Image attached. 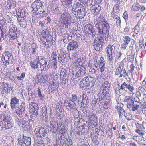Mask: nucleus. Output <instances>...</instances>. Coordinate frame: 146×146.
Returning a JSON list of instances; mask_svg holds the SVG:
<instances>
[{
  "instance_id": "nucleus-39",
  "label": "nucleus",
  "mask_w": 146,
  "mask_h": 146,
  "mask_svg": "<svg viewBox=\"0 0 146 146\" xmlns=\"http://www.w3.org/2000/svg\"><path fill=\"white\" fill-rule=\"evenodd\" d=\"M140 7V6L139 4L137 2L134 4L132 6V9L134 11H138L139 10Z\"/></svg>"
},
{
  "instance_id": "nucleus-58",
  "label": "nucleus",
  "mask_w": 146,
  "mask_h": 146,
  "mask_svg": "<svg viewBox=\"0 0 146 146\" xmlns=\"http://www.w3.org/2000/svg\"><path fill=\"white\" fill-rule=\"evenodd\" d=\"M100 89V92L99 94L105 95V96H106V94L108 93V92H109V90H107L104 89V88L101 89V87Z\"/></svg>"
},
{
  "instance_id": "nucleus-17",
  "label": "nucleus",
  "mask_w": 146,
  "mask_h": 146,
  "mask_svg": "<svg viewBox=\"0 0 146 146\" xmlns=\"http://www.w3.org/2000/svg\"><path fill=\"white\" fill-rule=\"evenodd\" d=\"M79 45L78 42L76 41L70 42L68 45L67 49L68 51L74 50L78 47Z\"/></svg>"
},
{
  "instance_id": "nucleus-42",
  "label": "nucleus",
  "mask_w": 146,
  "mask_h": 146,
  "mask_svg": "<svg viewBox=\"0 0 146 146\" xmlns=\"http://www.w3.org/2000/svg\"><path fill=\"white\" fill-rule=\"evenodd\" d=\"M80 86L81 88H86V87H88L87 84H86L84 78H83L80 82Z\"/></svg>"
},
{
  "instance_id": "nucleus-53",
  "label": "nucleus",
  "mask_w": 146,
  "mask_h": 146,
  "mask_svg": "<svg viewBox=\"0 0 146 146\" xmlns=\"http://www.w3.org/2000/svg\"><path fill=\"white\" fill-rule=\"evenodd\" d=\"M119 6L118 4H116L114 6L113 10V11L116 13H119L120 11Z\"/></svg>"
},
{
  "instance_id": "nucleus-63",
  "label": "nucleus",
  "mask_w": 146,
  "mask_h": 146,
  "mask_svg": "<svg viewBox=\"0 0 146 146\" xmlns=\"http://www.w3.org/2000/svg\"><path fill=\"white\" fill-rule=\"evenodd\" d=\"M5 56L6 59L10 60L11 56L13 57V56L12 55V54H10L9 51H6L5 52Z\"/></svg>"
},
{
  "instance_id": "nucleus-11",
  "label": "nucleus",
  "mask_w": 146,
  "mask_h": 146,
  "mask_svg": "<svg viewBox=\"0 0 146 146\" xmlns=\"http://www.w3.org/2000/svg\"><path fill=\"white\" fill-rule=\"evenodd\" d=\"M86 72V68L83 67V68H80L74 69L72 71V73L74 76L77 78L84 76Z\"/></svg>"
},
{
  "instance_id": "nucleus-25",
  "label": "nucleus",
  "mask_w": 146,
  "mask_h": 146,
  "mask_svg": "<svg viewBox=\"0 0 146 146\" xmlns=\"http://www.w3.org/2000/svg\"><path fill=\"white\" fill-rule=\"evenodd\" d=\"M25 103H22L21 105L15 108V111L16 114H18L19 112L23 111L24 109H25Z\"/></svg>"
},
{
  "instance_id": "nucleus-28",
  "label": "nucleus",
  "mask_w": 146,
  "mask_h": 146,
  "mask_svg": "<svg viewBox=\"0 0 146 146\" xmlns=\"http://www.w3.org/2000/svg\"><path fill=\"white\" fill-rule=\"evenodd\" d=\"M107 96H105V95L98 94V95L97 99L99 100L98 102L100 104L103 102V101L104 100H106V99H107Z\"/></svg>"
},
{
  "instance_id": "nucleus-8",
  "label": "nucleus",
  "mask_w": 146,
  "mask_h": 146,
  "mask_svg": "<svg viewBox=\"0 0 146 146\" xmlns=\"http://www.w3.org/2000/svg\"><path fill=\"white\" fill-rule=\"evenodd\" d=\"M44 2L40 0H36L33 2L31 5V7L34 11V13L36 15L41 14L42 7Z\"/></svg>"
},
{
  "instance_id": "nucleus-30",
  "label": "nucleus",
  "mask_w": 146,
  "mask_h": 146,
  "mask_svg": "<svg viewBox=\"0 0 146 146\" xmlns=\"http://www.w3.org/2000/svg\"><path fill=\"white\" fill-rule=\"evenodd\" d=\"M123 68V65L120 64L116 69L115 71V75L118 76L122 72V70Z\"/></svg>"
},
{
  "instance_id": "nucleus-12",
  "label": "nucleus",
  "mask_w": 146,
  "mask_h": 146,
  "mask_svg": "<svg viewBox=\"0 0 146 146\" xmlns=\"http://www.w3.org/2000/svg\"><path fill=\"white\" fill-rule=\"evenodd\" d=\"M84 31L85 33L86 32L90 34L92 33V36L93 37L95 36L97 33V32L94 29L92 26L89 24H86L85 25Z\"/></svg>"
},
{
  "instance_id": "nucleus-62",
  "label": "nucleus",
  "mask_w": 146,
  "mask_h": 146,
  "mask_svg": "<svg viewBox=\"0 0 146 146\" xmlns=\"http://www.w3.org/2000/svg\"><path fill=\"white\" fill-rule=\"evenodd\" d=\"M37 92H38V96L41 98V99H43L44 96L42 94L40 88H38Z\"/></svg>"
},
{
  "instance_id": "nucleus-51",
  "label": "nucleus",
  "mask_w": 146,
  "mask_h": 146,
  "mask_svg": "<svg viewBox=\"0 0 146 146\" xmlns=\"http://www.w3.org/2000/svg\"><path fill=\"white\" fill-rule=\"evenodd\" d=\"M58 56L57 54H56V52H53L52 53L51 56V58L52 59V60H55V62H56V60Z\"/></svg>"
},
{
  "instance_id": "nucleus-21",
  "label": "nucleus",
  "mask_w": 146,
  "mask_h": 146,
  "mask_svg": "<svg viewBox=\"0 0 146 146\" xmlns=\"http://www.w3.org/2000/svg\"><path fill=\"white\" fill-rule=\"evenodd\" d=\"M89 119L90 120V122L92 123H94L93 124L94 125H95V126L97 124V117L96 116V114H94L92 112H90L89 113L88 115Z\"/></svg>"
},
{
  "instance_id": "nucleus-64",
  "label": "nucleus",
  "mask_w": 146,
  "mask_h": 146,
  "mask_svg": "<svg viewBox=\"0 0 146 146\" xmlns=\"http://www.w3.org/2000/svg\"><path fill=\"white\" fill-rule=\"evenodd\" d=\"M20 14H21V17L23 18L24 17L26 16V14L27 13L24 9L21 10L20 9Z\"/></svg>"
},
{
  "instance_id": "nucleus-4",
  "label": "nucleus",
  "mask_w": 146,
  "mask_h": 146,
  "mask_svg": "<svg viewBox=\"0 0 146 146\" xmlns=\"http://www.w3.org/2000/svg\"><path fill=\"white\" fill-rule=\"evenodd\" d=\"M43 31L44 34L42 35V36L40 37V40L43 44H44L48 48H50L51 46L52 36L47 29H46Z\"/></svg>"
},
{
  "instance_id": "nucleus-16",
  "label": "nucleus",
  "mask_w": 146,
  "mask_h": 146,
  "mask_svg": "<svg viewBox=\"0 0 146 146\" xmlns=\"http://www.w3.org/2000/svg\"><path fill=\"white\" fill-rule=\"evenodd\" d=\"M45 128H35L34 132L36 134L37 136L39 137H44L46 134L47 131Z\"/></svg>"
},
{
  "instance_id": "nucleus-57",
  "label": "nucleus",
  "mask_w": 146,
  "mask_h": 146,
  "mask_svg": "<svg viewBox=\"0 0 146 146\" xmlns=\"http://www.w3.org/2000/svg\"><path fill=\"white\" fill-rule=\"evenodd\" d=\"M142 99V98H139L135 96V97L134 98L133 100L134 101V102H136V103H137L138 104H140L141 103L140 100Z\"/></svg>"
},
{
  "instance_id": "nucleus-43",
  "label": "nucleus",
  "mask_w": 146,
  "mask_h": 146,
  "mask_svg": "<svg viewBox=\"0 0 146 146\" xmlns=\"http://www.w3.org/2000/svg\"><path fill=\"white\" fill-rule=\"evenodd\" d=\"M131 39L129 36L126 35L123 37V40L124 43L129 44L131 41Z\"/></svg>"
},
{
  "instance_id": "nucleus-26",
  "label": "nucleus",
  "mask_w": 146,
  "mask_h": 146,
  "mask_svg": "<svg viewBox=\"0 0 146 146\" xmlns=\"http://www.w3.org/2000/svg\"><path fill=\"white\" fill-rule=\"evenodd\" d=\"M111 16L114 19L116 20V23L118 27H120L121 21L120 17L116 15L111 14Z\"/></svg>"
},
{
  "instance_id": "nucleus-23",
  "label": "nucleus",
  "mask_w": 146,
  "mask_h": 146,
  "mask_svg": "<svg viewBox=\"0 0 146 146\" xmlns=\"http://www.w3.org/2000/svg\"><path fill=\"white\" fill-rule=\"evenodd\" d=\"M40 60L39 58H36L35 60L31 61L30 62L31 67L34 69L37 68L39 65V64L40 63Z\"/></svg>"
},
{
  "instance_id": "nucleus-3",
  "label": "nucleus",
  "mask_w": 146,
  "mask_h": 146,
  "mask_svg": "<svg viewBox=\"0 0 146 146\" xmlns=\"http://www.w3.org/2000/svg\"><path fill=\"white\" fill-rule=\"evenodd\" d=\"M71 19V16L70 14L67 12H64L61 15L59 21L63 28H69Z\"/></svg>"
},
{
  "instance_id": "nucleus-22",
  "label": "nucleus",
  "mask_w": 146,
  "mask_h": 146,
  "mask_svg": "<svg viewBox=\"0 0 146 146\" xmlns=\"http://www.w3.org/2000/svg\"><path fill=\"white\" fill-rule=\"evenodd\" d=\"M64 129L61 128L59 131L60 136V139L62 141L63 143L64 142V141H65L66 139H68V136L66 133L65 130Z\"/></svg>"
},
{
  "instance_id": "nucleus-20",
  "label": "nucleus",
  "mask_w": 146,
  "mask_h": 146,
  "mask_svg": "<svg viewBox=\"0 0 146 146\" xmlns=\"http://www.w3.org/2000/svg\"><path fill=\"white\" fill-rule=\"evenodd\" d=\"M19 99L15 97L11 99L10 104L12 110H15V108L18 106L17 105L19 104Z\"/></svg>"
},
{
  "instance_id": "nucleus-46",
  "label": "nucleus",
  "mask_w": 146,
  "mask_h": 146,
  "mask_svg": "<svg viewBox=\"0 0 146 146\" xmlns=\"http://www.w3.org/2000/svg\"><path fill=\"white\" fill-rule=\"evenodd\" d=\"M140 105L139 104H137L136 102H134L133 105L131 106V108L132 111H134L137 110L139 108Z\"/></svg>"
},
{
  "instance_id": "nucleus-33",
  "label": "nucleus",
  "mask_w": 146,
  "mask_h": 146,
  "mask_svg": "<svg viewBox=\"0 0 146 146\" xmlns=\"http://www.w3.org/2000/svg\"><path fill=\"white\" fill-rule=\"evenodd\" d=\"M98 58L96 57L94 58L92 60V62L91 63V66L92 67H98L97 60Z\"/></svg>"
},
{
  "instance_id": "nucleus-59",
  "label": "nucleus",
  "mask_w": 146,
  "mask_h": 146,
  "mask_svg": "<svg viewBox=\"0 0 146 146\" xmlns=\"http://www.w3.org/2000/svg\"><path fill=\"white\" fill-rule=\"evenodd\" d=\"M139 90L144 96L146 93V90L142 86H139L138 88Z\"/></svg>"
},
{
  "instance_id": "nucleus-44",
  "label": "nucleus",
  "mask_w": 146,
  "mask_h": 146,
  "mask_svg": "<svg viewBox=\"0 0 146 146\" xmlns=\"http://www.w3.org/2000/svg\"><path fill=\"white\" fill-rule=\"evenodd\" d=\"M44 61V64H43L42 62L40 63V65L41 66H42L44 67V68L46 69H48L49 68H50V66L49 65V62H48L47 61H46L45 60Z\"/></svg>"
},
{
  "instance_id": "nucleus-2",
  "label": "nucleus",
  "mask_w": 146,
  "mask_h": 146,
  "mask_svg": "<svg viewBox=\"0 0 146 146\" xmlns=\"http://www.w3.org/2000/svg\"><path fill=\"white\" fill-rule=\"evenodd\" d=\"M69 9L71 14L77 19L83 18L86 13L84 6L79 2H74L71 5Z\"/></svg>"
},
{
  "instance_id": "nucleus-40",
  "label": "nucleus",
  "mask_w": 146,
  "mask_h": 146,
  "mask_svg": "<svg viewBox=\"0 0 146 146\" xmlns=\"http://www.w3.org/2000/svg\"><path fill=\"white\" fill-rule=\"evenodd\" d=\"M7 4L8 5H9V8L10 9L14 8L16 5V2L13 1H7Z\"/></svg>"
},
{
  "instance_id": "nucleus-36",
  "label": "nucleus",
  "mask_w": 146,
  "mask_h": 146,
  "mask_svg": "<svg viewBox=\"0 0 146 146\" xmlns=\"http://www.w3.org/2000/svg\"><path fill=\"white\" fill-rule=\"evenodd\" d=\"M115 108L118 110L119 112L121 113L123 115H125V112L124 109L121 107V105L120 104V106H117L115 107Z\"/></svg>"
},
{
  "instance_id": "nucleus-10",
  "label": "nucleus",
  "mask_w": 146,
  "mask_h": 146,
  "mask_svg": "<svg viewBox=\"0 0 146 146\" xmlns=\"http://www.w3.org/2000/svg\"><path fill=\"white\" fill-rule=\"evenodd\" d=\"M64 105L66 108L72 112L76 109V106L75 103L68 98H66L64 102Z\"/></svg>"
},
{
  "instance_id": "nucleus-37",
  "label": "nucleus",
  "mask_w": 146,
  "mask_h": 146,
  "mask_svg": "<svg viewBox=\"0 0 146 146\" xmlns=\"http://www.w3.org/2000/svg\"><path fill=\"white\" fill-rule=\"evenodd\" d=\"M58 84L53 82V84H51V92L53 93V92L55 90L57 89L58 87Z\"/></svg>"
},
{
  "instance_id": "nucleus-45",
  "label": "nucleus",
  "mask_w": 146,
  "mask_h": 146,
  "mask_svg": "<svg viewBox=\"0 0 146 146\" xmlns=\"http://www.w3.org/2000/svg\"><path fill=\"white\" fill-rule=\"evenodd\" d=\"M19 23L21 27L25 28L26 26V21L23 19H21L19 21Z\"/></svg>"
},
{
  "instance_id": "nucleus-27",
  "label": "nucleus",
  "mask_w": 146,
  "mask_h": 146,
  "mask_svg": "<svg viewBox=\"0 0 146 146\" xmlns=\"http://www.w3.org/2000/svg\"><path fill=\"white\" fill-rule=\"evenodd\" d=\"M6 85H5L4 88L2 89V93L3 94H7L10 93L11 88L9 86V85L6 84Z\"/></svg>"
},
{
  "instance_id": "nucleus-5",
  "label": "nucleus",
  "mask_w": 146,
  "mask_h": 146,
  "mask_svg": "<svg viewBox=\"0 0 146 146\" xmlns=\"http://www.w3.org/2000/svg\"><path fill=\"white\" fill-rule=\"evenodd\" d=\"M11 117L10 115H6L4 111L1 113L0 114V125L1 128H11L10 120Z\"/></svg>"
},
{
  "instance_id": "nucleus-13",
  "label": "nucleus",
  "mask_w": 146,
  "mask_h": 146,
  "mask_svg": "<svg viewBox=\"0 0 146 146\" xmlns=\"http://www.w3.org/2000/svg\"><path fill=\"white\" fill-rule=\"evenodd\" d=\"M39 110V107L37 104L32 103L31 106L29 107V110L32 115H37Z\"/></svg>"
},
{
  "instance_id": "nucleus-9",
  "label": "nucleus",
  "mask_w": 146,
  "mask_h": 146,
  "mask_svg": "<svg viewBox=\"0 0 146 146\" xmlns=\"http://www.w3.org/2000/svg\"><path fill=\"white\" fill-rule=\"evenodd\" d=\"M115 47L113 45L109 44L105 48V52L106 54L107 60L110 62L113 61L114 56L115 54L114 53Z\"/></svg>"
},
{
  "instance_id": "nucleus-55",
  "label": "nucleus",
  "mask_w": 146,
  "mask_h": 146,
  "mask_svg": "<svg viewBox=\"0 0 146 146\" xmlns=\"http://www.w3.org/2000/svg\"><path fill=\"white\" fill-rule=\"evenodd\" d=\"M100 64L99 66H105V62L104 58L103 57H101L100 59Z\"/></svg>"
},
{
  "instance_id": "nucleus-24",
  "label": "nucleus",
  "mask_w": 146,
  "mask_h": 146,
  "mask_svg": "<svg viewBox=\"0 0 146 146\" xmlns=\"http://www.w3.org/2000/svg\"><path fill=\"white\" fill-rule=\"evenodd\" d=\"M50 128H63L64 125L62 122L59 123L58 124L56 121H50Z\"/></svg>"
},
{
  "instance_id": "nucleus-31",
  "label": "nucleus",
  "mask_w": 146,
  "mask_h": 146,
  "mask_svg": "<svg viewBox=\"0 0 146 146\" xmlns=\"http://www.w3.org/2000/svg\"><path fill=\"white\" fill-rule=\"evenodd\" d=\"M73 0H61L62 5L64 7H68L71 5Z\"/></svg>"
},
{
  "instance_id": "nucleus-48",
  "label": "nucleus",
  "mask_w": 146,
  "mask_h": 146,
  "mask_svg": "<svg viewBox=\"0 0 146 146\" xmlns=\"http://www.w3.org/2000/svg\"><path fill=\"white\" fill-rule=\"evenodd\" d=\"M85 103L86 105H87L88 104L89 102V101L88 100V98L87 96L86 95L84 94L82 96V101Z\"/></svg>"
},
{
  "instance_id": "nucleus-60",
  "label": "nucleus",
  "mask_w": 146,
  "mask_h": 146,
  "mask_svg": "<svg viewBox=\"0 0 146 146\" xmlns=\"http://www.w3.org/2000/svg\"><path fill=\"white\" fill-rule=\"evenodd\" d=\"M25 109H24L23 111L19 112V113L16 114L20 118L23 117L25 113Z\"/></svg>"
},
{
  "instance_id": "nucleus-14",
  "label": "nucleus",
  "mask_w": 146,
  "mask_h": 146,
  "mask_svg": "<svg viewBox=\"0 0 146 146\" xmlns=\"http://www.w3.org/2000/svg\"><path fill=\"white\" fill-rule=\"evenodd\" d=\"M66 56L63 51L60 50V53L58 54V62L61 64L63 65L65 64L67 61Z\"/></svg>"
},
{
  "instance_id": "nucleus-56",
  "label": "nucleus",
  "mask_w": 146,
  "mask_h": 146,
  "mask_svg": "<svg viewBox=\"0 0 146 146\" xmlns=\"http://www.w3.org/2000/svg\"><path fill=\"white\" fill-rule=\"evenodd\" d=\"M93 68H91L90 70V72H91V74H95L96 72V71L98 70V67H92Z\"/></svg>"
},
{
  "instance_id": "nucleus-34",
  "label": "nucleus",
  "mask_w": 146,
  "mask_h": 146,
  "mask_svg": "<svg viewBox=\"0 0 146 146\" xmlns=\"http://www.w3.org/2000/svg\"><path fill=\"white\" fill-rule=\"evenodd\" d=\"M28 94L29 96L28 99V101H30L33 98H35L36 96L35 93H33V92L30 89L28 90Z\"/></svg>"
},
{
  "instance_id": "nucleus-54",
  "label": "nucleus",
  "mask_w": 146,
  "mask_h": 146,
  "mask_svg": "<svg viewBox=\"0 0 146 146\" xmlns=\"http://www.w3.org/2000/svg\"><path fill=\"white\" fill-rule=\"evenodd\" d=\"M16 77L18 80H23L25 77V73H22L20 76H17Z\"/></svg>"
},
{
  "instance_id": "nucleus-18",
  "label": "nucleus",
  "mask_w": 146,
  "mask_h": 146,
  "mask_svg": "<svg viewBox=\"0 0 146 146\" xmlns=\"http://www.w3.org/2000/svg\"><path fill=\"white\" fill-rule=\"evenodd\" d=\"M124 101L127 103L128 108L131 109V107L134 104V101L129 96H125L124 98Z\"/></svg>"
},
{
  "instance_id": "nucleus-52",
  "label": "nucleus",
  "mask_w": 146,
  "mask_h": 146,
  "mask_svg": "<svg viewBox=\"0 0 146 146\" xmlns=\"http://www.w3.org/2000/svg\"><path fill=\"white\" fill-rule=\"evenodd\" d=\"M91 139L93 142L95 144H96V146H98V142L97 139V137L96 135H94L93 136H92V135H91Z\"/></svg>"
},
{
  "instance_id": "nucleus-15",
  "label": "nucleus",
  "mask_w": 146,
  "mask_h": 146,
  "mask_svg": "<svg viewBox=\"0 0 146 146\" xmlns=\"http://www.w3.org/2000/svg\"><path fill=\"white\" fill-rule=\"evenodd\" d=\"M17 30V28L13 25L11 27L9 31V35L12 39H15L17 37V34L16 32Z\"/></svg>"
},
{
  "instance_id": "nucleus-29",
  "label": "nucleus",
  "mask_w": 146,
  "mask_h": 146,
  "mask_svg": "<svg viewBox=\"0 0 146 146\" xmlns=\"http://www.w3.org/2000/svg\"><path fill=\"white\" fill-rule=\"evenodd\" d=\"M101 87V89L104 88V89L107 90H109L110 87V85L108 82L106 81L103 83Z\"/></svg>"
},
{
  "instance_id": "nucleus-38",
  "label": "nucleus",
  "mask_w": 146,
  "mask_h": 146,
  "mask_svg": "<svg viewBox=\"0 0 146 146\" xmlns=\"http://www.w3.org/2000/svg\"><path fill=\"white\" fill-rule=\"evenodd\" d=\"M83 63L80 61H78L77 59V60L75 62V65L77 68H82L83 66H82Z\"/></svg>"
},
{
  "instance_id": "nucleus-7",
  "label": "nucleus",
  "mask_w": 146,
  "mask_h": 146,
  "mask_svg": "<svg viewBox=\"0 0 146 146\" xmlns=\"http://www.w3.org/2000/svg\"><path fill=\"white\" fill-rule=\"evenodd\" d=\"M81 3L86 4L87 6H89L92 12L93 13H98L101 10V7L98 4L93 3V0H79Z\"/></svg>"
},
{
  "instance_id": "nucleus-35",
  "label": "nucleus",
  "mask_w": 146,
  "mask_h": 146,
  "mask_svg": "<svg viewBox=\"0 0 146 146\" xmlns=\"http://www.w3.org/2000/svg\"><path fill=\"white\" fill-rule=\"evenodd\" d=\"M42 76L38 75L36 76L35 78V80L37 84L43 83L42 80Z\"/></svg>"
},
{
  "instance_id": "nucleus-32",
  "label": "nucleus",
  "mask_w": 146,
  "mask_h": 146,
  "mask_svg": "<svg viewBox=\"0 0 146 146\" xmlns=\"http://www.w3.org/2000/svg\"><path fill=\"white\" fill-rule=\"evenodd\" d=\"M87 78L89 83L90 87H92L94 85V82L96 81V79L95 78L89 76Z\"/></svg>"
},
{
  "instance_id": "nucleus-41",
  "label": "nucleus",
  "mask_w": 146,
  "mask_h": 146,
  "mask_svg": "<svg viewBox=\"0 0 146 146\" xmlns=\"http://www.w3.org/2000/svg\"><path fill=\"white\" fill-rule=\"evenodd\" d=\"M38 48V46L35 44H33L31 49L32 50V54L33 55H35L37 51Z\"/></svg>"
},
{
  "instance_id": "nucleus-6",
  "label": "nucleus",
  "mask_w": 146,
  "mask_h": 146,
  "mask_svg": "<svg viewBox=\"0 0 146 146\" xmlns=\"http://www.w3.org/2000/svg\"><path fill=\"white\" fill-rule=\"evenodd\" d=\"M25 132L26 131H23V133H21L19 135L18 143L21 146H30L31 143V138L26 135Z\"/></svg>"
},
{
  "instance_id": "nucleus-61",
  "label": "nucleus",
  "mask_w": 146,
  "mask_h": 146,
  "mask_svg": "<svg viewBox=\"0 0 146 146\" xmlns=\"http://www.w3.org/2000/svg\"><path fill=\"white\" fill-rule=\"evenodd\" d=\"M140 28L139 26L137 25L134 27V32L136 34H139L140 32Z\"/></svg>"
},
{
  "instance_id": "nucleus-1",
  "label": "nucleus",
  "mask_w": 146,
  "mask_h": 146,
  "mask_svg": "<svg viewBox=\"0 0 146 146\" xmlns=\"http://www.w3.org/2000/svg\"><path fill=\"white\" fill-rule=\"evenodd\" d=\"M95 27L98 30L99 35L101 36L97 39L96 40L94 41V45L95 50L98 51L102 50V47L105 44L104 38H105L106 40H107L106 39L108 37L110 26L108 22H107L106 23L96 25Z\"/></svg>"
},
{
  "instance_id": "nucleus-49",
  "label": "nucleus",
  "mask_w": 146,
  "mask_h": 146,
  "mask_svg": "<svg viewBox=\"0 0 146 146\" xmlns=\"http://www.w3.org/2000/svg\"><path fill=\"white\" fill-rule=\"evenodd\" d=\"M69 74L68 73L67 71H65L64 72H61L60 76L61 77L64 78L68 79Z\"/></svg>"
},
{
  "instance_id": "nucleus-50",
  "label": "nucleus",
  "mask_w": 146,
  "mask_h": 146,
  "mask_svg": "<svg viewBox=\"0 0 146 146\" xmlns=\"http://www.w3.org/2000/svg\"><path fill=\"white\" fill-rule=\"evenodd\" d=\"M62 105H60V106L58 107V108H56V114H59L64 113V110L63 108H62Z\"/></svg>"
},
{
  "instance_id": "nucleus-47",
  "label": "nucleus",
  "mask_w": 146,
  "mask_h": 146,
  "mask_svg": "<svg viewBox=\"0 0 146 146\" xmlns=\"http://www.w3.org/2000/svg\"><path fill=\"white\" fill-rule=\"evenodd\" d=\"M64 142L65 146H73L72 141L70 138L66 139Z\"/></svg>"
},
{
  "instance_id": "nucleus-19",
  "label": "nucleus",
  "mask_w": 146,
  "mask_h": 146,
  "mask_svg": "<svg viewBox=\"0 0 146 146\" xmlns=\"http://www.w3.org/2000/svg\"><path fill=\"white\" fill-rule=\"evenodd\" d=\"M128 89L130 92H133L134 89V88L133 86L131 85L130 84H127L125 82H124L121 84L119 90H120L121 89L126 91V89Z\"/></svg>"
}]
</instances>
